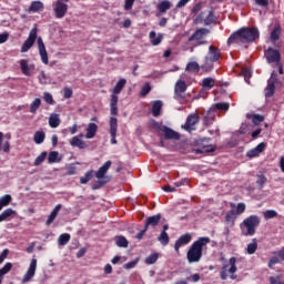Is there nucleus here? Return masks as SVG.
I'll return each instance as SVG.
<instances>
[{
  "instance_id": "c03bdc74",
  "label": "nucleus",
  "mask_w": 284,
  "mask_h": 284,
  "mask_svg": "<svg viewBox=\"0 0 284 284\" xmlns=\"http://www.w3.org/2000/svg\"><path fill=\"white\" fill-rule=\"evenodd\" d=\"M199 70H201V67L197 62H189L186 65L187 72H199Z\"/></svg>"
},
{
  "instance_id": "3c124183",
  "label": "nucleus",
  "mask_w": 284,
  "mask_h": 284,
  "mask_svg": "<svg viewBox=\"0 0 284 284\" xmlns=\"http://www.w3.org/2000/svg\"><path fill=\"white\" fill-rule=\"evenodd\" d=\"M271 284H284L283 275H275L270 277Z\"/></svg>"
},
{
  "instance_id": "b1692460",
  "label": "nucleus",
  "mask_w": 284,
  "mask_h": 284,
  "mask_svg": "<svg viewBox=\"0 0 284 284\" xmlns=\"http://www.w3.org/2000/svg\"><path fill=\"white\" fill-rule=\"evenodd\" d=\"M98 130L99 125H97V123H89L87 128L85 139H94V136H97Z\"/></svg>"
},
{
  "instance_id": "39448f33",
  "label": "nucleus",
  "mask_w": 284,
  "mask_h": 284,
  "mask_svg": "<svg viewBox=\"0 0 284 284\" xmlns=\"http://www.w3.org/2000/svg\"><path fill=\"white\" fill-rule=\"evenodd\" d=\"M219 59H221V50L214 45H210L209 52L204 58V63L202 64L201 69L204 72H212L214 69V63L219 62Z\"/></svg>"
},
{
  "instance_id": "a18cd8bd",
  "label": "nucleus",
  "mask_w": 284,
  "mask_h": 284,
  "mask_svg": "<svg viewBox=\"0 0 284 284\" xmlns=\"http://www.w3.org/2000/svg\"><path fill=\"white\" fill-rule=\"evenodd\" d=\"M59 162V153L57 151H51L48 156V163Z\"/></svg>"
},
{
  "instance_id": "0e129e2a",
  "label": "nucleus",
  "mask_w": 284,
  "mask_h": 284,
  "mask_svg": "<svg viewBox=\"0 0 284 284\" xmlns=\"http://www.w3.org/2000/svg\"><path fill=\"white\" fill-rule=\"evenodd\" d=\"M135 0H125L124 1V10L128 12L132 10V6H134Z\"/></svg>"
},
{
  "instance_id": "473e14b6",
  "label": "nucleus",
  "mask_w": 284,
  "mask_h": 284,
  "mask_svg": "<svg viewBox=\"0 0 284 284\" xmlns=\"http://www.w3.org/2000/svg\"><path fill=\"white\" fill-rule=\"evenodd\" d=\"M50 128H59L61 125V119H59V114H51L49 118Z\"/></svg>"
},
{
  "instance_id": "e433bc0d",
  "label": "nucleus",
  "mask_w": 284,
  "mask_h": 284,
  "mask_svg": "<svg viewBox=\"0 0 284 284\" xmlns=\"http://www.w3.org/2000/svg\"><path fill=\"white\" fill-rule=\"evenodd\" d=\"M93 176H94V171H93V170L88 171V172L84 174V176H81V178H80V183H81V185H85V184L90 183V181H92Z\"/></svg>"
},
{
  "instance_id": "dca6fc26",
  "label": "nucleus",
  "mask_w": 284,
  "mask_h": 284,
  "mask_svg": "<svg viewBox=\"0 0 284 284\" xmlns=\"http://www.w3.org/2000/svg\"><path fill=\"white\" fill-rule=\"evenodd\" d=\"M207 34H210V30L207 29H199L196 30L193 36L189 39V41H197V43L200 45H203V41H201L202 39H205V37H207Z\"/></svg>"
},
{
  "instance_id": "ddd939ff",
  "label": "nucleus",
  "mask_w": 284,
  "mask_h": 284,
  "mask_svg": "<svg viewBox=\"0 0 284 284\" xmlns=\"http://www.w3.org/2000/svg\"><path fill=\"white\" fill-rule=\"evenodd\" d=\"M38 50L42 63H44V65H48L50 63V60L48 59V51L45 50V44L43 43L42 38H38Z\"/></svg>"
},
{
  "instance_id": "20e7f679",
  "label": "nucleus",
  "mask_w": 284,
  "mask_h": 284,
  "mask_svg": "<svg viewBox=\"0 0 284 284\" xmlns=\"http://www.w3.org/2000/svg\"><path fill=\"white\" fill-rule=\"evenodd\" d=\"M125 83H128V80L122 78L113 88V92L110 99V111L112 116H116V114H119V94H121L123 88H125Z\"/></svg>"
},
{
  "instance_id": "2f4dec72",
  "label": "nucleus",
  "mask_w": 284,
  "mask_h": 284,
  "mask_svg": "<svg viewBox=\"0 0 284 284\" xmlns=\"http://www.w3.org/2000/svg\"><path fill=\"white\" fill-rule=\"evenodd\" d=\"M115 245L118 247H128V245H130V242H128V239H125V236L123 235H119V236H115Z\"/></svg>"
},
{
  "instance_id": "cd10ccee",
  "label": "nucleus",
  "mask_w": 284,
  "mask_h": 284,
  "mask_svg": "<svg viewBox=\"0 0 284 284\" xmlns=\"http://www.w3.org/2000/svg\"><path fill=\"white\" fill-rule=\"evenodd\" d=\"M170 8H172V2H170V0H162L158 3V10L161 14L165 13Z\"/></svg>"
},
{
  "instance_id": "4d7b16f0",
  "label": "nucleus",
  "mask_w": 284,
  "mask_h": 284,
  "mask_svg": "<svg viewBox=\"0 0 284 284\" xmlns=\"http://www.w3.org/2000/svg\"><path fill=\"white\" fill-rule=\"evenodd\" d=\"M267 183V178L265 175H257L256 184L263 187Z\"/></svg>"
},
{
  "instance_id": "6e6d98bb",
  "label": "nucleus",
  "mask_w": 284,
  "mask_h": 284,
  "mask_svg": "<svg viewBox=\"0 0 284 284\" xmlns=\"http://www.w3.org/2000/svg\"><path fill=\"white\" fill-rule=\"evenodd\" d=\"M245 207H246L245 203H243V202L239 203L236 206V210H235V214L237 216H241V214H243L245 212Z\"/></svg>"
},
{
  "instance_id": "1a4fd4ad",
  "label": "nucleus",
  "mask_w": 284,
  "mask_h": 284,
  "mask_svg": "<svg viewBox=\"0 0 284 284\" xmlns=\"http://www.w3.org/2000/svg\"><path fill=\"white\" fill-rule=\"evenodd\" d=\"M264 54L266 57L267 63H275V65H278V63H281V52H278V50L268 48L264 52Z\"/></svg>"
},
{
  "instance_id": "412c9836",
  "label": "nucleus",
  "mask_w": 284,
  "mask_h": 284,
  "mask_svg": "<svg viewBox=\"0 0 284 284\" xmlns=\"http://www.w3.org/2000/svg\"><path fill=\"white\" fill-rule=\"evenodd\" d=\"M20 69L24 77H30V72L34 70V64H28V60L22 59L20 60Z\"/></svg>"
},
{
  "instance_id": "f03ea898",
  "label": "nucleus",
  "mask_w": 284,
  "mask_h": 284,
  "mask_svg": "<svg viewBox=\"0 0 284 284\" xmlns=\"http://www.w3.org/2000/svg\"><path fill=\"white\" fill-rule=\"evenodd\" d=\"M210 237L204 236V237H199L189 248L186 253V258L189 263H199L201 258H203V247L205 245H209L210 243Z\"/></svg>"
},
{
  "instance_id": "de8ad7c7",
  "label": "nucleus",
  "mask_w": 284,
  "mask_h": 284,
  "mask_svg": "<svg viewBox=\"0 0 284 284\" xmlns=\"http://www.w3.org/2000/svg\"><path fill=\"white\" fill-rule=\"evenodd\" d=\"M278 216V213L274 210H267L264 212V219L266 221H270V219H276Z\"/></svg>"
},
{
  "instance_id": "72a5a7b5",
  "label": "nucleus",
  "mask_w": 284,
  "mask_h": 284,
  "mask_svg": "<svg viewBox=\"0 0 284 284\" xmlns=\"http://www.w3.org/2000/svg\"><path fill=\"white\" fill-rule=\"evenodd\" d=\"M215 83L216 81L214 80V78H205L202 81V88H204V90H212Z\"/></svg>"
},
{
  "instance_id": "774afa93",
  "label": "nucleus",
  "mask_w": 284,
  "mask_h": 284,
  "mask_svg": "<svg viewBox=\"0 0 284 284\" xmlns=\"http://www.w3.org/2000/svg\"><path fill=\"white\" fill-rule=\"evenodd\" d=\"M255 3L261 8H267V6H270V0H255Z\"/></svg>"
},
{
  "instance_id": "bf43d9fd",
  "label": "nucleus",
  "mask_w": 284,
  "mask_h": 284,
  "mask_svg": "<svg viewBox=\"0 0 284 284\" xmlns=\"http://www.w3.org/2000/svg\"><path fill=\"white\" fill-rule=\"evenodd\" d=\"M43 99H44L45 103H48L49 105L54 104V99L52 98V94L44 92Z\"/></svg>"
},
{
  "instance_id": "7ed1b4c3",
  "label": "nucleus",
  "mask_w": 284,
  "mask_h": 284,
  "mask_svg": "<svg viewBox=\"0 0 284 284\" xmlns=\"http://www.w3.org/2000/svg\"><path fill=\"white\" fill-rule=\"evenodd\" d=\"M261 225V217L257 215H251L240 224V230L243 236H254L256 234V227Z\"/></svg>"
},
{
  "instance_id": "c756f323",
  "label": "nucleus",
  "mask_w": 284,
  "mask_h": 284,
  "mask_svg": "<svg viewBox=\"0 0 284 284\" xmlns=\"http://www.w3.org/2000/svg\"><path fill=\"white\" fill-rule=\"evenodd\" d=\"M162 108H163V102L161 100L154 101L152 103V114H153V116H160Z\"/></svg>"
},
{
  "instance_id": "c9c22d12",
  "label": "nucleus",
  "mask_w": 284,
  "mask_h": 284,
  "mask_svg": "<svg viewBox=\"0 0 284 284\" xmlns=\"http://www.w3.org/2000/svg\"><path fill=\"white\" fill-rule=\"evenodd\" d=\"M13 214H17V211H13L12 209H7L0 214V223H3V221H8L10 216H13Z\"/></svg>"
},
{
  "instance_id": "a878e982",
  "label": "nucleus",
  "mask_w": 284,
  "mask_h": 284,
  "mask_svg": "<svg viewBox=\"0 0 284 284\" xmlns=\"http://www.w3.org/2000/svg\"><path fill=\"white\" fill-rule=\"evenodd\" d=\"M149 39L152 45H159L163 41V34L151 31L149 34Z\"/></svg>"
},
{
  "instance_id": "4468645a",
  "label": "nucleus",
  "mask_w": 284,
  "mask_h": 284,
  "mask_svg": "<svg viewBox=\"0 0 284 284\" xmlns=\"http://www.w3.org/2000/svg\"><path fill=\"white\" fill-rule=\"evenodd\" d=\"M119 128V120L116 118H110V134H111V144L116 145V130Z\"/></svg>"
},
{
  "instance_id": "4be33fe9",
  "label": "nucleus",
  "mask_w": 284,
  "mask_h": 284,
  "mask_svg": "<svg viewBox=\"0 0 284 284\" xmlns=\"http://www.w3.org/2000/svg\"><path fill=\"white\" fill-rule=\"evenodd\" d=\"M61 207H63V205H61V204H58L54 206V209L52 210V212L50 213V215L45 222V225L50 226V225H52V223H54L57 216H59V212H61Z\"/></svg>"
},
{
  "instance_id": "5fc2aeb1",
  "label": "nucleus",
  "mask_w": 284,
  "mask_h": 284,
  "mask_svg": "<svg viewBox=\"0 0 284 284\" xmlns=\"http://www.w3.org/2000/svg\"><path fill=\"white\" fill-rule=\"evenodd\" d=\"M242 77L246 83H250V79H252V70L251 69H242Z\"/></svg>"
},
{
  "instance_id": "c85d7f7f",
  "label": "nucleus",
  "mask_w": 284,
  "mask_h": 284,
  "mask_svg": "<svg viewBox=\"0 0 284 284\" xmlns=\"http://www.w3.org/2000/svg\"><path fill=\"white\" fill-rule=\"evenodd\" d=\"M45 8L43 2L41 1H32L31 6L29 7V12H41Z\"/></svg>"
},
{
  "instance_id": "58836bf2",
  "label": "nucleus",
  "mask_w": 284,
  "mask_h": 284,
  "mask_svg": "<svg viewBox=\"0 0 284 284\" xmlns=\"http://www.w3.org/2000/svg\"><path fill=\"white\" fill-rule=\"evenodd\" d=\"M159 256H161V254L159 253H152L149 256L145 257L144 263L146 265H154V263H156L159 261Z\"/></svg>"
},
{
  "instance_id": "864d4df0",
  "label": "nucleus",
  "mask_w": 284,
  "mask_h": 284,
  "mask_svg": "<svg viewBox=\"0 0 284 284\" xmlns=\"http://www.w3.org/2000/svg\"><path fill=\"white\" fill-rule=\"evenodd\" d=\"M236 211H234V210H231V211H229L227 213H226V217H225V221L227 222V223H232L235 219H236Z\"/></svg>"
},
{
  "instance_id": "aec40b11",
  "label": "nucleus",
  "mask_w": 284,
  "mask_h": 284,
  "mask_svg": "<svg viewBox=\"0 0 284 284\" xmlns=\"http://www.w3.org/2000/svg\"><path fill=\"white\" fill-rule=\"evenodd\" d=\"M160 221H161L160 214L148 217L143 233L145 234V232H148V227H156Z\"/></svg>"
},
{
  "instance_id": "ea45409f",
  "label": "nucleus",
  "mask_w": 284,
  "mask_h": 284,
  "mask_svg": "<svg viewBox=\"0 0 284 284\" xmlns=\"http://www.w3.org/2000/svg\"><path fill=\"white\" fill-rule=\"evenodd\" d=\"M278 263H281V256L278 255V251H276L268 261V267L272 270L274 265H278Z\"/></svg>"
},
{
  "instance_id": "f704fd0d",
  "label": "nucleus",
  "mask_w": 284,
  "mask_h": 284,
  "mask_svg": "<svg viewBox=\"0 0 284 284\" xmlns=\"http://www.w3.org/2000/svg\"><path fill=\"white\" fill-rule=\"evenodd\" d=\"M257 250H258V243L256 242V239H254L252 240L251 243L247 244L246 253L252 255V254H255Z\"/></svg>"
},
{
  "instance_id": "69168bd1",
  "label": "nucleus",
  "mask_w": 284,
  "mask_h": 284,
  "mask_svg": "<svg viewBox=\"0 0 284 284\" xmlns=\"http://www.w3.org/2000/svg\"><path fill=\"white\" fill-rule=\"evenodd\" d=\"M220 276H221L222 281H227V265H224L222 267Z\"/></svg>"
},
{
  "instance_id": "f8f14e48",
  "label": "nucleus",
  "mask_w": 284,
  "mask_h": 284,
  "mask_svg": "<svg viewBox=\"0 0 284 284\" xmlns=\"http://www.w3.org/2000/svg\"><path fill=\"white\" fill-rule=\"evenodd\" d=\"M191 242H192V234L186 233V234L180 236L175 241V244H174V250H175L176 254H179L181 247L189 245V243H191Z\"/></svg>"
},
{
  "instance_id": "8fccbe9b",
  "label": "nucleus",
  "mask_w": 284,
  "mask_h": 284,
  "mask_svg": "<svg viewBox=\"0 0 284 284\" xmlns=\"http://www.w3.org/2000/svg\"><path fill=\"white\" fill-rule=\"evenodd\" d=\"M216 19L214 18V12L210 11L207 17L204 19L205 26H212V23H214Z\"/></svg>"
},
{
  "instance_id": "423d86ee",
  "label": "nucleus",
  "mask_w": 284,
  "mask_h": 284,
  "mask_svg": "<svg viewBox=\"0 0 284 284\" xmlns=\"http://www.w3.org/2000/svg\"><path fill=\"white\" fill-rule=\"evenodd\" d=\"M70 0H57L53 2V12L55 19H63L68 14V3Z\"/></svg>"
},
{
  "instance_id": "603ef678",
  "label": "nucleus",
  "mask_w": 284,
  "mask_h": 284,
  "mask_svg": "<svg viewBox=\"0 0 284 284\" xmlns=\"http://www.w3.org/2000/svg\"><path fill=\"white\" fill-rule=\"evenodd\" d=\"M12 270V263L8 262L4 264L2 268H0V276H3L4 274H8Z\"/></svg>"
},
{
  "instance_id": "9b49d317",
  "label": "nucleus",
  "mask_w": 284,
  "mask_h": 284,
  "mask_svg": "<svg viewBox=\"0 0 284 284\" xmlns=\"http://www.w3.org/2000/svg\"><path fill=\"white\" fill-rule=\"evenodd\" d=\"M37 274V258H32L27 273L23 275L22 283H30Z\"/></svg>"
},
{
  "instance_id": "f3484780",
  "label": "nucleus",
  "mask_w": 284,
  "mask_h": 284,
  "mask_svg": "<svg viewBox=\"0 0 284 284\" xmlns=\"http://www.w3.org/2000/svg\"><path fill=\"white\" fill-rule=\"evenodd\" d=\"M266 146H267V144H265V142H262L254 149L247 151L246 156L248 159H254L255 156H258V154H262V152H265Z\"/></svg>"
},
{
  "instance_id": "393cba45",
  "label": "nucleus",
  "mask_w": 284,
  "mask_h": 284,
  "mask_svg": "<svg viewBox=\"0 0 284 284\" xmlns=\"http://www.w3.org/2000/svg\"><path fill=\"white\" fill-rule=\"evenodd\" d=\"M70 145L72 148H79V150H85V148H88V144H85V142L82 141L79 136H73L70 140Z\"/></svg>"
},
{
  "instance_id": "2eb2a0df",
  "label": "nucleus",
  "mask_w": 284,
  "mask_h": 284,
  "mask_svg": "<svg viewBox=\"0 0 284 284\" xmlns=\"http://www.w3.org/2000/svg\"><path fill=\"white\" fill-rule=\"evenodd\" d=\"M160 132H162L164 139L168 140L179 141V139H181V135L176 131L168 126L160 128Z\"/></svg>"
},
{
  "instance_id": "e2e57ef3",
  "label": "nucleus",
  "mask_w": 284,
  "mask_h": 284,
  "mask_svg": "<svg viewBox=\"0 0 284 284\" xmlns=\"http://www.w3.org/2000/svg\"><path fill=\"white\" fill-rule=\"evenodd\" d=\"M8 254H10V250L4 248L0 254V265L8 258Z\"/></svg>"
},
{
  "instance_id": "7c9ffc66",
  "label": "nucleus",
  "mask_w": 284,
  "mask_h": 284,
  "mask_svg": "<svg viewBox=\"0 0 284 284\" xmlns=\"http://www.w3.org/2000/svg\"><path fill=\"white\" fill-rule=\"evenodd\" d=\"M33 141L37 145H41V143H43V141H45V132L37 131L33 135Z\"/></svg>"
},
{
  "instance_id": "a211bd4d",
  "label": "nucleus",
  "mask_w": 284,
  "mask_h": 284,
  "mask_svg": "<svg viewBox=\"0 0 284 284\" xmlns=\"http://www.w3.org/2000/svg\"><path fill=\"white\" fill-rule=\"evenodd\" d=\"M196 123H199V115L196 114H190L186 119V122L184 125H182V128L184 130H187V132H190V130H194V126L196 125Z\"/></svg>"
},
{
  "instance_id": "680f3d73",
  "label": "nucleus",
  "mask_w": 284,
  "mask_h": 284,
  "mask_svg": "<svg viewBox=\"0 0 284 284\" xmlns=\"http://www.w3.org/2000/svg\"><path fill=\"white\" fill-rule=\"evenodd\" d=\"M72 94H73L72 89H70L68 87H65L63 89V98L64 99H72Z\"/></svg>"
},
{
  "instance_id": "49530a36",
  "label": "nucleus",
  "mask_w": 284,
  "mask_h": 284,
  "mask_svg": "<svg viewBox=\"0 0 284 284\" xmlns=\"http://www.w3.org/2000/svg\"><path fill=\"white\" fill-rule=\"evenodd\" d=\"M48 156V152L43 151L40 155L37 156V159L34 160V165L39 166L41 165V163H43V161H45Z\"/></svg>"
},
{
  "instance_id": "4c0bfd02",
  "label": "nucleus",
  "mask_w": 284,
  "mask_h": 284,
  "mask_svg": "<svg viewBox=\"0 0 284 284\" xmlns=\"http://www.w3.org/2000/svg\"><path fill=\"white\" fill-rule=\"evenodd\" d=\"M9 203H12V195L6 194L0 197V212L3 210V207H8Z\"/></svg>"
},
{
  "instance_id": "0eeeda50",
  "label": "nucleus",
  "mask_w": 284,
  "mask_h": 284,
  "mask_svg": "<svg viewBox=\"0 0 284 284\" xmlns=\"http://www.w3.org/2000/svg\"><path fill=\"white\" fill-rule=\"evenodd\" d=\"M214 110H219L220 112H227L230 110V103L227 102H220L216 103L206 114V116L204 118V123L205 125H210V123H212V120L214 119V116H212V112H214Z\"/></svg>"
},
{
  "instance_id": "052dcab7",
  "label": "nucleus",
  "mask_w": 284,
  "mask_h": 284,
  "mask_svg": "<svg viewBox=\"0 0 284 284\" xmlns=\"http://www.w3.org/2000/svg\"><path fill=\"white\" fill-rule=\"evenodd\" d=\"M67 174L69 176H73V174H77V166L74 164H70L68 168H67Z\"/></svg>"
},
{
  "instance_id": "f257e3e1",
  "label": "nucleus",
  "mask_w": 284,
  "mask_h": 284,
  "mask_svg": "<svg viewBox=\"0 0 284 284\" xmlns=\"http://www.w3.org/2000/svg\"><path fill=\"white\" fill-rule=\"evenodd\" d=\"M260 37L261 33L258 32V29L244 27L230 36L227 44L233 45L235 43L237 45H243V43H254Z\"/></svg>"
},
{
  "instance_id": "09e8293b",
  "label": "nucleus",
  "mask_w": 284,
  "mask_h": 284,
  "mask_svg": "<svg viewBox=\"0 0 284 284\" xmlns=\"http://www.w3.org/2000/svg\"><path fill=\"white\" fill-rule=\"evenodd\" d=\"M231 267L229 268V274H236V257H231L229 260Z\"/></svg>"
},
{
  "instance_id": "338daca9",
  "label": "nucleus",
  "mask_w": 284,
  "mask_h": 284,
  "mask_svg": "<svg viewBox=\"0 0 284 284\" xmlns=\"http://www.w3.org/2000/svg\"><path fill=\"white\" fill-rule=\"evenodd\" d=\"M39 81L42 85H45V83L48 81V75H45V71H41L40 77H39Z\"/></svg>"
},
{
  "instance_id": "9d476101",
  "label": "nucleus",
  "mask_w": 284,
  "mask_h": 284,
  "mask_svg": "<svg viewBox=\"0 0 284 284\" xmlns=\"http://www.w3.org/2000/svg\"><path fill=\"white\" fill-rule=\"evenodd\" d=\"M276 81H278V79L276 78V72L273 71L271 78L267 81V87L265 88L266 98L274 95V91L276 90Z\"/></svg>"
},
{
  "instance_id": "37998d69",
  "label": "nucleus",
  "mask_w": 284,
  "mask_h": 284,
  "mask_svg": "<svg viewBox=\"0 0 284 284\" xmlns=\"http://www.w3.org/2000/svg\"><path fill=\"white\" fill-rule=\"evenodd\" d=\"M39 108H41V99L37 98L33 100V102L30 105V112L32 114H36Z\"/></svg>"
},
{
  "instance_id": "6e6552de",
  "label": "nucleus",
  "mask_w": 284,
  "mask_h": 284,
  "mask_svg": "<svg viewBox=\"0 0 284 284\" xmlns=\"http://www.w3.org/2000/svg\"><path fill=\"white\" fill-rule=\"evenodd\" d=\"M39 32V29L33 28L31 29L29 37L27 38V40L23 42L20 52L26 53L28 52L32 45H34V43H37V34Z\"/></svg>"
},
{
  "instance_id": "6ab92c4d",
  "label": "nucleus",
  "mask_w": 284,
  "mask_h": 284,
  "mask_svg": "<svg viewBox=\"0 0 284 284\" xmlns=\"http://www.w3.org/2000/svg\"><path fill=\"white\" fill-rule=\"evenodd\" d=\"M112 168V161L108 160L97 172L95 178L99 180L105 179V174H108V170Z\"/></svg>"
},
{
  "instance_id": "bb28decb",
  "label": "nucleus",
  "mask_w": 284,
  "mask_h": 284,
  "mask_svg": "<svg viewBox=\"0 0 284 284\" xmlns=\"http://www.w3.org/2000/svg\"><path fill=\"white\" fill-rule=\"evenodd\" d=\"M281 26L276 24L273 30L271 31V41L272 43H276V41H278V39H281Z\"/></svg>"
},
{
  "instance_id": "79ce46f5",
  "label": "nucleus",
  "mask_w": 284,
  "mask_h": 284,
  "mask_svg": "<svg viewBox=\"0 0 284 284\" xmlns=\"http://www.w3.org/2000/svg\"><path fill=\"white\" fill-rule=\"evenodd\" d=\"M70 243V233H63L58 239L59 245H68Z\"/></svg>"
},
{
  "instance_id": "13d9d810",
  "label": "nucleus",
  "mask_w": 284,
  "mask_h": 284,
  "mask_svg": "<svg viewBox=\"0 0 284 284\" xmlns=\"http://www.w3.org/2000/svg\"><path fill=\"white\" fill-rule=\"evenodd\" d=\"M265 121V118L263 115L260 114H255L253 116V123L254 125H261V123H263Z\"/></svg>"
},
{
  "instance_id": "5701e85b",
  "label": "nucleus",
  "mask_w": 284,
  "mask_h": 284,
  "mask_svg": "<svg viewBox=\"0 0 284 284\" xmlns=\"http://www.w3.org/2000/svg\"><path fill=\"white\" fill-rule=\"evenodd\" d=\"M186 90H187V84L185 83V81L178 80L174 88L175 97L179 99V97H181V94Z\"/></svg>"
},
{
  "instance_id": "a19ab883",
  "label": "nucleus",
  "mask_w": 284,
  "mask_h": 284,
  "mask_svg": "<svg viewBox=\"0 0 284 284\" xmlns=\"http://www.w3.org/2000/svg\"><path fill=\"white\" fill-rule=\"evenodd\" d=\"M159 243L165 247V245H169L170 243V235H168V232L162 231L161 234L158 237Z\"/></svg>"
}]
</instances>
